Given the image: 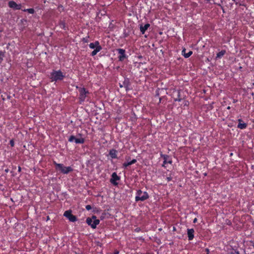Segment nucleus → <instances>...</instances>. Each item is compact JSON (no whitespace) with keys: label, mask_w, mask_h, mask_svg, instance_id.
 <instances>
[{"label":"nucleus","mask_w":254,"mask_h":254,"mask_svg":"<svg viewBox=\"0 0 254 254\" xmlns=\"http://www.w3.org/2000/svg\"><path fill=\"white\" fill-rule=\"evenodd\" d=\"M68 141L69 142H73L74 141V142L77 144H82L84 143L85 142L84 138L81 137L79 138H76L74 135H71L69 138H68Z\"/></svg>","instance_id":"8"},{"label":"nucleus","mask_w":254,"mask_h":254,"mask_svg":"<svg viewBox=\"0 0 254 254\" xmlns=\"http://www.w3.org/2000/svg\"><path fill=\"white\" fill-rule=\"evenodd\" d=\"M182 54L185 58H188L192 54V52L190 51L187 53H186V49H184L182 51Z\"/></svg>","instance_id":"17"},{"label":"nucleus","mask_w":254,"mask_h":254,"mask_svg":"<svg viewBox=\"0 0 254 254\" xmlns=\"http://www.w3.org/2000/svg\"><path fill=\"white\" fill-rule=\"evenodd\" d=\"M150 27L149 23L145 24L144 26L140 25V31L142 34H144L147 29Z\"/></svg>","instance_id":"15"},{"label":"nucleus","mask_w":254,"mask_h":254,"mask_svg":"<svg viewBox=\"0 0 254 254\" xmlns=\"http://www.w3.org/2000/svg\"><path fill=\"white\" fill-rule=\"evenodd\" d=\"M94 45H95V47H99L100 49V50H102V47L100 45V43H99V42L98 41H96L94 43Z\"/></svg>","instance_id":"23"},{"label":"nucleus","mask_w":254,"mask_h":254,"mask_svg":"<svg viewBox=\"0 0 254 254\" xmlns=\"http://www.w3.org/2000/svg\"><path fill=\"white\" fill-rule=\"evenodd\" d=\"M89 38V36H87L86 37L83 38L82 39V41L83 42H84V43H88V42H89V40H88Z\"/></svg>","instance_id":"24"},{"label":"nucleus","mask_w":254,"mask_h":254,"mask_svg":"<svg viewBox=\"0 0 254 254\" xmlns=\"http://www.w3.org/2000/svg\"><path fill=\"white\" fill-rule=\"evenodd\" d=\"M64 216L72 222H75L77 220V217L72 214V211L70 210H66L64 213Z\"/></svg>","instance_id":"6"},{"label":"nucleus","mask_w":254,"mask_h":254,"mask_svg":"<svg viewBox=\"0 0 254 254\" xmlns=\"http://www.w3.org/2000/svg\"><path fill=\"white\" fill-rule=\"evenodd\" d=\"M160 156L164 160L163 164L162 165V166L163 167L166 168V164L167 163L170 164H172L173 162H172V158L170 156L166 155V154H163L162 153H161Z\"/></svg>","instance_id":"7"},{"label":"nucleus","mask_w":254,"mask_h":254,"mask_svg":"<svg viewBox=\"0 0 254 254\" xmlns=\"http://www.w3.org/2000/svg\"><path fill=\"white\" fill-rule=\"evenodd\" d=\"M123 84H124V87L126 88V90H127L128 89V84L127 83L126 81H124Z\"/></svg>","instance_id":"28"},{"label":"nucleus","mask_w":254,"mask_h":254,"mask_svg":"<svg viewBox=\"0 0 254 254\" xmlns=\"http://www.w3.org/2000/svg\"><path fill=\"white\" fill-rule=\"evenodd\" d=\"M197 222V219L196 218H195L193 220V223H195Z\"/></svg>","instance_id":"32"},{"label":"nucleus","mask_w":254,"mask_h":254,"mask_svg":"<svg viewBox=\"0 0 254 254\" xmlns=\"http://www.w3.org/2000/svg\"><path fill=\"white\" fill-rule=\"evenodd\" d=\"M9 144L11 147H13L14 146V141L13 139L10 140Z\"/></svg>","instance_id":"27"},{"label":"nucleus","mask_w":254,"mask_h":254,"mask_svg":"<svg viewBox=\"0 0 254 254\" xmlns=\"http://www.w3.org/2000/svg\"><path fill=\"white\" fill-rule=\"evenodd\" d=\"M117 150L114 149H111L109 151V155L112 159L117 158Z\"/></svg>","instance_id":"14"},{"label":"nucleus","mask_w":254,"mask_h":254,"mask_svg":"<svg viewBox=\"0 0 254 254\" xmlns=\"http://www.w3.org/2000/svg\"><path fill=\"white\" fill-rule=\"evenodd\" d=\"M21 167L20 166L18 167V172H20L21 171Z\"/></svg>","instance_id":"36"},{"label":"nucleus","mask_w":254,"mask_h":254,"mask_svg":"<svg viewBox=\"0 0 254 254\" xmlns=\"http://www.w3.org/2000/svg\"><path fill=\"white\" fill-rule=\"evenodd\" d=\"M166 180H167V182H170L172 180V178H171V177H167L166 178Z\"/></svg>","instance_id":"30"},{"label":"nucleus","mask_w":254,"mask_h":254,"mask_svg":"<svg viewBox=\"0 0 254 254\" xmlns=\"http://www.w3.org/2000/svg\"><path fill=\"white\" fill-rule=\"evenodd\" d=\"M232 1L235 2L236 0H232Z\"/></svg>","instance_id":"40"},{"label":"nucleus","mask_w":254,"mask_h":254,"mask_svg":"<svg viewBox=\"0 0 254 254\" xmlns=\"http://www.w3.org/2000/svg\"><path fill=\"white\" fill-rule=\"evenodd\" d=\"M136 160L135 159H132L131 161H130V162H125L124 164H123V166L125 168H127V166H129L132 164H133L134 163H135L136 162Z\"/></svg>","instance_id":"18"},{"label":"nucleus","mask_w":254,"mask_h":254,"mask_svg":"<svg viewBox=\"0 0 254 254\" xmlns=\"http://www.w3.org/2000/svg\"><path fill=\"white\" fill-rule=\"evenodd\" d=\"M135 200L136 202L139 201H144L149 197V195L146 191H142L141 190H138L135 193Z\"/></svg>","instance_id":"4"},{"label":"nucleus","mask_w":254,"mask_h":254,"mask_svg":"<svg viewBox=\"0 0 254 254\" xmlns=\"http://www.w3.org/2000/svg\"><path fill=\"white\" fill-rule=\"evenodd\" d=\"M76 89H78L79 92L78 100L80 104H82L84 102L87 97V95L89 94V91L85 89L84 87L76 86Z\"/></svg>","instance_id":"3"},{"label":"nucleus","mask_w":254,"mask_h":254,"mask_svg":"<svg viewBox=\"0 0 254 254\" xmlns=\"http://www.w3.org/2000/svg\"><path fill=\"white\" fill-rule=\"evenodd\" d=\"M117 51L118 52V53L120 55L118 57L119 61H123L124 59L127 58L126 55L125 54V50L123 49H118Z\"/></svg>","instance_id":"10"},{"label":"nucleus","mask_w":254,"mask_h":254,"mask_svg":"<svg viewBox=\"0 0 254 254\" xmlns=\"http://www.w3.org/2000/svg\"><path fill=\"white\" fill-rule=\"evenodd\" d=\"M89 47L90 49H96V47L95 46V45L94 44V43H91L89 44Z\"/></svg>","instance_id":"26"},{"label":"nucleus","mask_w":254,"mask_h":254,"mask_svg":"<svg viewBox=\"0 0 254 254\" xmlns=\"http://www.w3.org/2000/svg\"><path fill=\"white\" fill-rule=\"evenodd\" d=\"M120 180V177L118 176L117 173L114 172L111 175V178L110 179V182L113 185L116 186L118 184L117 181Z\"/></svg>","instance_id":"9"},{"label":"nucleus","mask_w":254,"mask_h":254,"mask_svg":"<svg viewBox=\"0 0 254 254\" xmlns=\"http://www.w3.org/2000/svg\"><path fill=\"white\" fill-rule=\"evenodd\" d=\"M114 254H119V251L118 250H115L114 251Z\"/></svg>","instance_id":"33"},{"label":"nucleus","mask_w":254,"mask_h":254,"mask_svg":"<svg viewBox=\"0 0 254 254\" xmlns=\"http://www.w3.org/2000/svg\"><path fill=\"white\" fill-rule=\"evenodd\" d=\"M135 231L137 232H138L139 231H140V229L139 228H136Z\"/></svg>","instance_id":"35"},{"label":"nucleus","mask_w":254,"mask_h":254,"mask_svg":"<svg viewBox=\"0 0 254 254\" xmlns=\"http://www.w3.org/2000/svg\"><path fill=\"white\" fill-rule=\"evenodd\" d=\"M56 170L64 174H67L73 171L70 166L65 167L63 164L58 163L56 161L53 162Z\"/></svg>","instance_id":"2"},{"label":"nucleus","mask_w":254,"mask_h":254,"mask_svg":"<svg viewBox=\"0 0 254 254\" xmlns=\"http://www.w3.org/2000/svg\"><path fill=\"white\" fill-rule=\"evenodd\" d=\"M3 57L4 53L0 51V64L2 62Z\"/></svg>","instance_id":"25"},{"label":"nucleus","mask_w":254,"mask_h":254,"mask_svg":"<svg viewBox=\"0 0 254 254\" xmlns=\"http://www.w3.org/2000/svg\"><path fill=\"white\" fill-rule=\"evenodd\" d=\"M65 76V74H64L61 70H53L50 73V78L51 79V82H57L58 81L63 80Z\"/></svg>","instance_id":"1"},{"label":"nucleus","mask_w":254,"mask_h":254,"mask_svg":"<svg viewBox=\"0 0 254 254\" xmlns=\"http://www.w3.org/2000/svg\"><path fill=\"white\" fill-rule=\"evenodd\" d=\"M24 11H27L28 13L30 14H33L35 12V10L33 8H28V9H25L23 10Z\"/></svg>","instance_id":"22"},{"label":"nucleus","mask_w":254,"mask_h":254,"mask_svg":"<svg viewBox=\"0 0 254 254\" xmlns=\"http://www.w3.org/2000/svg\"><path fill=\"white\" fill-rule=\"evenodd\" d=\"M238 125L237 126V127L241 129H244L247 128L248 125L247 124L244 123L243 121L241 119H239L238 120Z\"/></svg>","instance_id":"12"},{"label":"nucleus","mask_w":254,"mask_h":254,"mask_svg":"<svg viewBox=\"0 0 254 254\" xmlns=\"http://www.w3.org/2000/svg\"><path fill=\"white\" fill-rule=\"evenodd\" d=\"M8 6L14 10H19L21 8V4H17L14 1L11 0L8 3Z\"/></svg>","instance_id":"11"},{"label":"nucleus","mask_w":254,"mask_h":254,"mask_svg":"<svg viewBox=\"0 0 254 254\" xmlns=\"http://www.w3.org/2000/svg\"><path fill=\"white\" fill-rule=\"evenodd\" d=\"M85 208L87 210H90L92 209V207L90 205H86L85 206Z\"/></svg>","instance_id":"29"},{"label":"nucleus","mask_w":254,"mask_h":254,"mask_svg":"<svg viewBox=\"0 0 254 254\" xmlns=\"http://www.w3.org/2000/svg\"><path fill=\"white\" fill-rule=\"evenodd\" d=\"M100 48L98 47H96V49H95L91 53L90 55L92 57L95 56L99 52H100L101 51V50H100Z\"/></svg>","instance_id":"20"},{"label":"nucleus","mask_w":254,"mask_h":254,"mask_svg":"<svg viewBox=\"0 0 254 254\" xmlns=\"http://www.w3.org/2000/svg\"><path fill=\"white\" fill-rule=\"evenodd\" d=\"M60 27L65 30L68 29L67 27L66 26L65 22L64 20H60L59 22Z\"/></svg>","instance_id":"16"},{"label":"nucleus","mask_w":254,"mask_h":254,"mask_svg":"<svg viewBox=\"0 0 254 254\" xmlns=\"http://www.w3.org/2000/svg\"><path fill=\"white\" fill-rule=\"evenodd\" d=\"M194 231L193 229H188L187 230V234L189 241L192 240L194 238Z\"/></svg>","instance_id":"13"},{"label":"nucleus","mask_w":254,"mask_h":254,"mask_svg":"<svg viewBox=\"0 0 254 254\" xmlns=\"http://www.w3.org/2000/svg\"><path fill=\"white\" fill-rule=\"evenodd\" d=\"M86 223L87 224L90 226L93 229H95L100 223V220L97 219L96 216L95 215H93L91 218L88 217L86 219Z\"/></svg>","instance_id":"5"},{"label":"nucleus","mask_w":254,"mask_h":254,"mask_svg":"<svg viewBox=\"0 0 254 254\" xmlns=\"http://www.w3.org/2000/svg\"><path fill=\"white\" fill-rule=\"evenodd\" d=\"M226 50H223L217 54L216 58L217 59H221L226 54Z\"/></svg>","instance_id":"19"},{"label":"nucleus","mask_w":254,"mask_h":254,"mask_svg":"<svg viewBox=\"0 0 254 254\" xmlns=\"http://www.w3.org/2000/svg\"><path fill=\"white\" fill-rule=\"evenodd\" d=\"M177 96H178L177 98L174 99V101H179V102L181 101V100L182 99L181 98L180 91V90L178 91V95H177Z\"/></svg>","instance_id":"21"},{"label":"nucleus","mask_w":254,"mask_h":254,"mask_svg":"<svg viewBox=\"0 0 254 254\" xmlns=\"http://www.w3.org/2000/svg\"><path fill=\"white\" fill-rule=\"evenodd\" d=\"M231 224H232V223H231V222L230 221H229H229H228V222L227 223V225H231Z\"/></svg>","instance_id":"34"},{"label":"nucleus","mask_w":254,"mask_h":254,"mask_svg":"<svg viewBox=\"0 0 254 254\" xmlns=\"http://www.w3.org/2000/svg\"><path fill=\"white\" fill-rule=\"evenodd\" d=\"M230 108H230V106H228V107H227V109H228V110L230 109Z\"/></svg>","instance_id":"37"},{"label":"nucleus","mask_w":254,"mask_h":254,"mask_svg":"<svg viewBox=\"0 0 254 254\" xmlns=\"http://www.w3.org/2000/svg\"><path fill=\"white\" fill-rule=\"evenodd\" d=\"M236 102V100H234V101H233V102H234V103H235Z\"/></svg>","instance_id":"39"},{"label":"nucleus","mask_w":254,"mask_h":254,"mask_svg":"<svg viewBox=\"0 0 254 254\" xmlns=\"http://www.w3.org/2000/svg\"><path fill=\"white\" fill-rule=\"evenodd\" d=\"M5 172H8V169H6V170H5Z\"/></svg>","instance_id":"38"},{"label":"nucleus","mask_w":254,"mask_h":254,"mask_svg":"<svg viewBox=\"0 0 254 254\" xmlns=\"http://www.w3.org/2000/svg\"><path fill=\"white\" fill-rule=\"evenodd\" d=\"M189 105V102L188 101H185L184 102V106H188Z\"/></svg>","instance_id":"31"}]
</instances>
